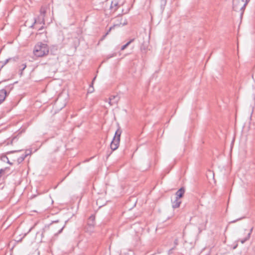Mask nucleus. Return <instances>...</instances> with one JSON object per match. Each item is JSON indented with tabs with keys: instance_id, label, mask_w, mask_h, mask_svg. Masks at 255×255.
<instances>
[{
	"instance_id": "1",
	"label": "nucleus",
	"mask_w": 255,
	"mask_h": 255,
	"mask_svg": "<svg viewBox=\"0 0 255 255\" xmlns=\"http://www.w3.org/2000/svg\"><path fill=\"white\" fill-rule=\"evenodd\" d=\"M49 48L46 44L41 42H38L34 46L33 53L37 57H42L48 54Z\"/></svg>"
},
{
	"instance_id": "2",
	"label": "nucleus",
	"mask_w": 255,
	"mask_h": 255,
	"mask_svg": "<svg viewBox=\"0 0 255 255\" xmlns=\"http://www.w3.org/2000/svg\"><path fill=\"white\" fill-rule=\"evenodd\" d=\"M247 0H233V8L235 11H241V15H243L245 7L248 3Z\"/></svg>"
},
{
	"instance_id": "3",
	"label": "nucleus",
	"mask_w": 255,
	"mask_h": 255,
	"mask_svg": "<svg viewBox=\"0 0 255 255\" xmlns=\"http://www.w3.org/2000/svg\"><path fill=\"white\" fill-rule=\"evenodd\" d=\"M121 129L119 128L115 132V136L112 141L111 143V148L113 150L117 149L119 146L120 141V137L122 133Z\"/></svg>"
},
{
	"instance_id": "4",
	"label": "nucleus",
	"mask_w": 255,
	"mask_h": 255,
	"mask_svg": "<svg viewBox=\"0 0 255 255\" xmlns=\"http://www.w3.org/2000/svg\"><path fill=\"white\" fill-rule=\"evenodd\" d=\"M95 225V216L91 215L88 219L87 222V227L86 228V232L90 233L93 231V229Z\"/></svg>"
},
{
	"instance_id": "5",
	"label": "nucleus",
	"mask_w": 255,
	"mask_h": 255,
	"mask_svg": "<svg viewBox=\"0 0 255 255\" xmlns=\"http://www.w3.org/2000/svg\"><path fill=\"white\" fill-rule=\"evenodd\" d=\"M63 100L64 98L62 97V95H60L58 97L54 104V106L56 108V110L60 111L66 106L65 102L62 103Z\"/></svg>"
},
{
	"instance_id": "6",
	"label": "nucleus",
	"mask_w": 255,
	"mask_h": 255,
	"mask_svg": "<svg viewBox=\"0 0 255 255\" xmlns=\"http://www.w3.org/2000/svg\"><path fill=\"white\" fill-rule=\"evenodd\" d=\"M36 23L42 24L43 25H45V16H42V15H39L37 18H34V22L30 26L31 27H33L34 25Z\"/></svg>"
},
{
	"instance_id": "7",
	"label": "nucleus",
	"mask_w": 255,
	"mask_h": 255,
	"mask_svg": "<svg viewBox=\"0 0 255 255\" xmlns=\"http://www.w3.org/2000/svg\"><path fill=\"white\" fill-rule=\"evenodd\" d=\"M120 100V97L118 95L111 96L109 99V104L110 105H117Z\"/></svg>"
},
{
	"instance_id": "8",
	"label": "nucleus",
	"mask_w": 255,
	"mask_h": 255,
	"mask_svg": "<svg viewBox=\"0 0 255 255\" xmlns=\"http://www.w3.org/2000/svg\"><path fill=\"white\" fill-rule=\"evenodd\" d=\"M120 6V3L119 0H113L111 2L110 8L113 10V11H115L117 10V9Z\"/></svg>"
},
{
	"instance_id": "9",
	"label": "nucleus",
	"mask_w": 255,
	"mask_h": 255,
	"mask_svg": "<svg viewBox=\"0 0 255 255\" xmlns=\"http://www.w3.org/2000/svg\"><path fill=\"white\" fill-rule=\"evenodd\" d=\"M121 24H122L123 25H126L127 24V21L125 20L124 21V22L123 23H121L120 24H115L113 26H111V27H110L109 29L108 30V31L106 33V34L103 36V38L102 39H104L106 36L107 35L109 34V33H110V32L116 26H120Z\"/></svg>"
},
{
	"instance_id": "10",
	"label": "nucleus",
	"mask_w": 255,
	"mask_h": 255,
	"mask_svg": "<svg viewBox=\"0 0 255 255\" xmlns=\"http://www.w3.org/2000/svg\"><path fill=\"white\" fill-rule=\"evenodd\" d=\"M121 24H122L123 25H126L127 24V21L125 20L124 21V22L123 23H121L120 24H115L113 26H111V27H110L109 29L108 30V31L106 33V34L103 36V38L102 39H104L106 36L107 35L109 34V33H110V32L116 26H120Z\"/></svg>"
},
{
	"instance_id": "11",
	"label": "nucleus",
	"mask_w": 255,
	"mask_h": 255,
	"mask_svg": "<svg viewBox=\"0 0 255 255\" xmlns=\"http://www.w3.org/2000/svg\"><path fill=\"white\" fill-rule=\"evenodd\" d=\"M6 91L5 89L0 90V104L4 100L6 96Z\"/></svg>"
},
{
	"instance_id": "12",
	"label": "nucleus",
	"mask_w": 255,
	"mask_h": 255,
	"mask_svg": "<svg viewBox=\"0 0 255 255\" xmlns=\"http://www.w3.org/2000/svg\"><path fill=\"white\" fill-rule=\"evenodd\" d=\"M185 192L184 189L183 188L179 189L176 193V198L179 199L182 197Z\"/></svg>"
},
{
	"instance_id": "13",
	"label": "nucleus",
	"mask_w": 255,
	"mask_h": 255,
	"mask_svg": "<svg viewBox=\"0 0 255 255\" xmlns=\"http://www.w3.org/2000/svg\"><path fill=\"white\" fill-rule=\"evenodd\" d=\"M181 201L179 199L175 198V200L172 202V207L173 208H178L181 204Z\"/></svg>"
},
{
	"instance_id": "14",
	"label": "nucleus",
	"mask_w": 255,
	"mask_h": 255,
	"mask_svg": "<svg viewBox=\"0 0 255 255\" xmlns=\"http://www.w3.org/2000/svg\"><path fill=\"white\" fill-rule=\"evenodd\" d=\"M27 155V154H23L21 156H20L19 157L17 158V159L16 160V163L17 164H19L21 162H22L24 160V159H25V158L26 157Z\"/></svg>"
},
{
	"instance_id": "15",
	"label": "nucleus",
	"mask_w": 255,
	"mask_h": 255,
	"mask_svg": "<svg viewBox=\"0 0 255 255\" xmlns=\"http://www.w3.org/2000/svg\"><path fill=\"white\" fill-rule=\"evenodd\" d=\"M252 231H253V228H252L251 229L250 232L248 234L247 237L245 238L244 239H242L240 241L242 244H244L246 241H247V240H248L250 239Z\"/></svg>"
},
{
	"instance_id": "16",
	"label": "nucleus",
	"mask_w": 255,
	"mask_h": 255,
	"mask_svg": "<svg viewBox=\"0 0 255 255\" xmlns=\"http://www.w3.org/2000/svg\"><path fill=\"white\" fill-rule=\"evenodd\" d=\"M134 40V38L131 39L128 42H127L126 44L122 46L121 47V50H124V49H125Z\"/></svg>"
},
{
	"instance_id": "17",
	"label": "nucleus",
	"mask_w": 255,
	"mask_h": 255,
	"mask_svg": "<svg viewBox=\"0 0 255 255\" xmlns=\"http://www.w3.org/2000/svg\"><path fill=\"white\" fill-rule=\"evenodd\" d=\"M46 12V8L44 6H42L40 9V14L45 16Z\"/></svg>"
},
{
	"instance_id": "18",
	"label": "nucleus",
	"mask_w": 255,
	"mask_h": 255,
	"mask_svg": "<svg viewBox=\"0 0 255 255\" xmlns=\"http://www.w3.org/2000/svg\"><path fill=\"white\" fill-rule=\"evenodd\" d=\"M96 77H94V78L93 79V81H92V84L90 85V87L89 88V90H88V93H92L93 92V82L96 79Z\"/></svg>"
},
{
	"instance_id": "19",
	"label": "nucleus",
	"mask_w": 255,
	"mask_h": 255,
	"mask_svg": "<svg viewBox=\"0 0 255 255\" xmlns=\"http://www.w3.org/2000/svg\"><path fill=\"white\" fill-rule=\"evenodd\" d=\"M161 6H164L166 3V0H160Z\"/></svg>"
},
{
	"instance_id": "20",
	"label": "nucleus",
	"mask_w": 255,
	"mask_h": 255,
	"mask_svg": "<svg viewBox=\"0 0 255 255\" xmlns=\"http://www.w3.org/2000/svg\"><path fill=\"white\" fill-rule=\"evenodd\" d=\"M209 175H211V176H212L214 177V174L211 171H209L208 173L207 174V176H208Z\"/></svg>"
},
{
	"instance_id": "21",
	"label": "nucleus",
	"mask_w": 255,
	"mask_h": 255,
	"mask_svg": "<svg viewBox=\"0 0 255 255\" xmlns=\"http://www.w3.org/2000/svg\"><path fill=\"white\" fill-rule=\"evenodd\" d=\"M9 59H6L5 62H4V64H6L9 61Z\"/></svg>"
},
{
	"instance_id": "22",
	"label": "nucleus",
	"mask_w": 255,
	"mask_h": 255,
	"mask_svg": "<svg viewBox=\"0 0 255 255\" xmlns=\"http://www.w3.org/2000/svg\"><path fill=\"white\" fill-rule=\"evenodd\" d=\"M177 240H175V242H174V244L175 245H177Z\"/></svg>"
},
{
	"instance_id": "23",
	"label": "nucleus",
	"mask_w": 255,
	"mask_h": 255,
	"mask_svg": "<svg viewBox=\"0 0 255 255\" xmlns=\"http://www.w3.org/2000/svg\"><path fill=\"white\" fill-rule=\"evenodd\" d=\"M16 140V137H14L12 139V141H11V142H12L13 141H14V140Z\"/></svg>"
},
{
	"instance_id": "24",
	"label": "nucleus",
	"mask_w": 255,
	"mask_h": 255,
	"mask_svg": "<svg viewBox=\"0 0 255 255\" xmlns=\"http://www.w3.org/2000/svg\"><path fill=\"white\" fill-rule=\"evenodd\" d=\"M44 26H42L40 28H39L38 30H42Z\"/></svg>"
},
{
	"instance_id": "25",
	"label": "nucleus",
	"mask_w": 255,
	"mask_h": 255,
	"mask_svg": "<svg viewBox=\"0 0 255 255\" xmlns=\"http://www.w3.org/2000/svg\"><path fill=\"white\" fill-rule=\"evenodd\" d=\"M25 67H26V65H24V67L22 68V70H24V69H25Z\"/></svg>"
},
{
	"instance_id": "26",
	"label": "nucleus",
	"mask_w": 255,
	"mask_h": 255,
	"mask_svg": "<svg viewBox=\"0 0 255 255\" xmlns=\"http://www.w3.org/2000/svg\"><path fill=\"white\" fill-rule=\"evenodd\" d=\"M250 0H247V2H249Z\"/></svg>"
},
{
	"instance_id": "27",
	"label": "nucleus",
	"mask_w": 255,
	"mask_h": 255,
	"mask_svg": "<svg viewBox=\"0 0 255 255\" xmlns=\"http://www.w3.org/2000/svg\"><path fill=\"white\" fill-rule=\"evenodd\" d=\"M8 163L10 164H12V163H10L9 161H8Z\"/></svg>"
}]
</instances>
